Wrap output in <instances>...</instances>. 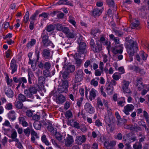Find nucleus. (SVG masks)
I'll use <instances>...</instances> for the list:
<instances>
[{
  "mask_svg": "<svg viewBox=\"0 0 149 149\" xmlns=\"http://www.w3.org/2000/svg\"><path fill=\"white\" fill-rule=\"evenodd\" d=\"M97 104L98 107L100 106L102 107L103 106L102 102L99 97H98L97 99Z\"/></svg>",
  "mask_w": 149,
  "mask_h": 149,
  "instance_id": "obj_58",
  "label": "nucleus"
},
{
  "mask_svg": "<svg viewBox=\"0 0 149 149\" xmlns=\"http://www.w3.org/2000/svg\"><path fill=\"white\" fill-rule=\"evenodd\" d=\"M96 91L94 89H92L90 92V95L91 97H92L94 99L96 97Z\"/></svg>",
  "mask_w": 149,
  "mask_h": 149,
  "instance_id": "obj_47",
  "label": "nucleus"
},
{
  "mask_svg": "<svg viewBox=\"0 0 149 149\" xmlns=\"http://www.w3.org/2000/svg\"><path fill=\"white\" fill-rule=\"evenodd\" d=\"M65 140V144L68 147H69L74 142L73 136L69 134L68 135L67 139Z\"/></svg>",
  "mask_w": 149,
  "mask_h": 149,
  "instance_id": "obj_11",
  "label": "nucleus"
},
{
  "mask_svg": "<svg viewBox=\"0 0 149 149\" xmlns=\"http://www.w3.org/2000/svg\"><path fill=\"white\" fill-rule=\"evenodd\" d=\"M102 13V12L101 10L97 8L94 9L92 11L93 15L95 17L99 16Z\"/></svg>",
  "mask_w": 149,
  "mask_h": 149,
  "instance_id": "obj_22",
  "label": "nucleus"
},
{
  "mask_svg": "<svg viewBox=\"0 0 149 149\" xmlns=\"http://www.w3.org/2000/svg\"><path fill=\"white\" fill-rule=\"evenodd\" d=\"M107 3L110 7H112L113 10L116 11V6L114 4V1L113 0H107Z\"/></svg>",
  "mask_w": 149,
  "mask_h": 149,
  "instance_id": "obj_24",
  "label": "nucleus"
},
{
  "mask_svg": "<svg viewBox=\"0 0 149 149\" xmlns=\"http://www.w3.org/2000/svg\"><path fill=\"white\" fill-rule=\"evenodd\" d=\"M33 126L35 129L37 130H39L41 128V124L40 123L38 122L34 123Z\"/></svg>",
  "mask_w": 149,
  "mask_h": 149,
  "instance_id": "obj_41",
  "label": "nucleus"
},
{
  "mask_svg": "<svg viewBox=\"0 0 149 149\" xmlns=\"http://www.w3.org/2000/svg\"><path fill=\"white\" fill-rule=\"evenodd\" d=\"M61 45H63L65 48H66L69 47L71 45V43L68 42H62Z\"/></svg>",
  "mask_w": 149,
  "mask_h": 149,
  "instance_id": "obj_52",
  "label": "nucleus"
},
{
  "mask_svg": "<svg viewBox=\"0 0 149 149\" xmlns=\"http://www.w3.org/2000/svg\"><path fill=\"white\" fill-rule=\"evenodd\" d=\"M29 13L28 11H27L24 15V21L25 23H26L29 20Z\"/></svg>",
  "mask_w": 149,
  "mask_h": 149,
  "instance_id": "obj_39",
  "label": "nucleus"
},
{
  "mask_svg": "<svg viewBox=\"0 0 149 149\" xmlns=\"http://www.w3.org/2000/svg\"><path fill=\"white\" fill-rule=\"evenodd\" d=\"M140 24L139 21L136 19H135L134 21L132 22L131 24V27L132 29H134L136 28H137Z\"/></svg>",
  "mask_w": 149,
  "mask_h": 149,
  "instance_id": "obj_21",
  "label": "nucleus"
},
{
  "mask_svg": "<svg viewBox=\"0 0 149 149\" xmlns=\"http://www.w3.org/2000/svg\"><path fill=\"white\" fill-rule=\"evenodd\" d=\"M127 136L129 137L130 139L132 140V141H130V142H129V141L130 143L133 142L136 140V137L135 134L134 133H129L127 135Z\"/></svg>",
  "mask_w": 149,
  "mask_h": 149,
  "instance_id": "obj_28",
  "label": "nucleus"
},
{
  "mask_svg": "<svg viewBox=\"0 0 149 149\" xmlns=\"http://www.w3.org/2000/svg\"><path fill=\"white\" fill-rule=\"evenodd\" d=\"M126 48L127 52L130 56H133L138 49L136 42L132 40H130L128 41V43L127 44Z\"/></svg>",
  "mask_w": 149,
  "mask_h": 149,
  "instance_id": "obj_1",
  "label": "nucleus"
},
{
  "mask_svg": "<svg viewBox=\"0 0 149 149\" xmlns=\"http://www.w3.org/2000/svg\"><path fill=\"white\" fill-rule=\"evenodd\" d=\"M86 141V138L85 136L82 135L80 136H78L77 137L75 141L77 144L79 145H81L82 143Z\"/></svg>",
  "mask_w": 149,
  "mask_h": 149,
  "instance_id": "obj_16",
  "label": "nucleus"
},
{
  "mask_svg": "<svg viewBox=\"0 0 149 149\" xmlns=\"http://www.w3.org/2000/svg\"><path fill=\"white\" fill-rule=\"evenodd\" d=\"M34 22L30 21L29 28L31 30H32L34 28Z\"/></svg>",
  "mask_w": 149,
  "mask_h": 149,
  "instance_id": "obj_62",
  "label": "nucleus"
},
{
  "mask_svg": "<svg viewBox=\"0 0 149 149\" xmlns=\"http://www.w3.org/2000/svg\"><path fill=\"white\" fill-rule=\"evenodd\" d=\"M63 32L66 35L70 31L68 28L65 27H63L62 30Z\"/></svg>",
  "mask_w": 149,
  "mask_h": 149,
  "instance_id": "obj_54",
  "label": "nucleus"
},
{
  "mask_svg": "<svg viewBox=\"0 0 149 149\" xmlns=\"http://www.w3.org/2000/svg\"><path fill=\"white\" fill-rule=\"evenodd\" d=\"M122 45H120L118 46H116L111 47V49L113 53L114 54H116L118 53L121 54L123 51V47H122Z\"/></svg>",
  "mask_w": 149,
  "mask_h": 149,
  "instance_id": "obj_7",
  "label": "nucleus"
},
{
  "mask_svg": "<svg viewBox=\"0 0 149 149\" xmlns=\"http://www.w3.org/2000/svg\"><path fill=\"white\" fill-rule=\"evenodd\" d=\"M141 130V128L137 124H134L132 131H135L136 132Z\"/></svg>",
  "mask_w": 149,
  "mask_h": 149,
  "instance_id": "obj_44",
  "label": "nucleus"
},
{
  "mask_svg": "<svg viewBox=\"0 0 149 149\" xmlns=\"http://www.w3.org/2000/svg\"><path fill=\"white\" fill-rule=\"evenodd\" d=\"M65 116L67 118H69L72 116V114L70 111L68 110L66 112Z\"/></svg>",
  "mask_w": 149,
  "mask_h": 149,
  "instance_id": "obj_49",
  "label": "nucleus"
},
{
  "mask_svg": "<svg viewBox=\"0 0 149 149\" xmlns=\"http://www.w3.org/2000/svg\"><path fill=\"white\" fill-rule=\"evenodd\" d=\"M95 45L94 40L93 39H91L90 42V46L91 49L92 50L93 48L95 47Z\"/></svg>",
  "mask_w": 149,
  "mask_h": 149,
  "instance_id": "obj_50",
  "label": "nucleus"
},
{
  "mask_svg": "<svg viewBox=\"0 0 149 149\" xmlns=\"http://www.w3.org/2000/svg\"><path fill=\"white\" fill-rule=\"evenodd\" d=\"M28 81L30 84H32V79L34 77V75L33 73L31 71H29L28 72Z\"/></svg>",
  "mask_w": 149,
  "mask_h": 149,
  "instance_id": "obj_27",
  "label": "nucleus"
},
{
  "mask_svg": "<svg viewBox=\"0 0 149 149\" xmlns=\"http://www.w3.org/2000/svg\"><path fill=\"white\" fill-rule=\"evenodd\" d=\"M91 61L90 60H87L85 63L84 66L85 68H87L90 64Z\"/></svg>",
  "mask_w": 149,
  "mask_h": 149,
  "instance_id": "obj_64",
  "label": "nucleus"
},
{
  "mask_svg": "<svg viewBox=\"0 0 149 149\" xmlns=\"http://www.w3.org/2000/svg\"><path fill=\"white\" fill-rule=\"evenodd\" d=\"M65 2L66 0H59L56 4L58 5H65Z\"/></svg>",
  "mask_w": 149,
  "mask_h": 149,
  "instance_id": "obj_60",
  "label": "nucleus"
},
{
  "mask_svg": "<svg viewBox=\"0 0 149 149\" xmlns=\"http://www.w3.org/2000/svg\"><path fill=\"white\" fill-rule=\"evenodd\" d=\"M23 132L25 135L27 136H29L31 131L29 127H28L24 130Z\"/></svg>",
  "mask_w": 149,
  "mask_h": 149,
  "instance_id": "obj_43",
  "label": "nucleus"
},
{
  "mask_svg": "<svg viewBox=\"0 0 149 149\" xmlns=\"http://www.w3.org/2000/svg\"><path fill=\"white\" fill-rule=\"evenodd\" d=\"M69 74L68 72L65 70L63 72H61L60 75H62V76L63 79H66L68 77Z\"/></svg>",
  "mask_w": 149,
  "mask_h": 149,
  "instance_id": "obj_37",
  "label": "nucleus"
},
{
  "mask_svg": "<svg viewBox=\"0 0 149 149\" xmlns=\"http://www.w3.org/2000/svg\"><path fill=\"white\" fill-rule=\"evenodd\" d=\"M100 32V30L98 29H92L91 32V35H93L94 37L96 36H98Z\"/></svg>",
  "mask_w": 149,
  "mask_h": 149,
  "instance_id": "obj_35",
  "label": "nucleus"
},
{
  "mask_svg": "<svg viewBox=\"0 0 149 149\" xmlns=\"http://www.w3.org/2000/svg\"><path fill=\"white\" fill-rule=\"evenodd\" d=\"M17 133L15 131L13 132L12 133L11 136V138L13 139L14 141L17 142L19 141L18 139L17 138Z\"/></svg>",
  "mask_w": 149,
  "mask_h": 149,
  "instance_id": "obj_26",
  "label": "nucleus"
},
{
  "mask_svg": "<svg viewBox=\"0 0 149 149\" xmlns=\"http://www.w3.org/2000/svg\"><path fill=\"white\" fill-rule=\"evenodd\" d=\"M84 109L88 113L91 114L94 113L95 111L94 108L89 103H86L85 104Z\"/></svg>",
  "mask_w": 149,
  "mask_h": 149,
  "instance_id": "obj_8",
  "label": "nucleus"
},
{
  "mask_svg": "<svg viewBox=\"0 0 149 149\" xmlns=\"http://www.w3.org/2000/svg\"><path fill=\"white\" fill-rule=\"evenodd\" d=\"M96 46H95L92 50L94 53H98L102 50V43L99 42H97L96 43Z\"/></svg>",
  "mask_w": 149,
  "mask_h": 149,
  "instance_id": "obj_13",
  "label": "nucleus"
},
{
  "mask_svg": "<svg viewBox=\"0 0 149 149\" xmlns=\"http://www.w3.org/2000/svg\"><path fill=\"white\" fill-rule=\"evenodd\" d=\"M65 101V98L64 96L60 95L57 97L56 102L58 104H62Z\"/></svg>",
  "mask_w": 149,
  "mask_h": 149,
  "instance_id": "obj_20",
  "label": "nucleus"
},
{
  "mask_svg": "<svg viewBox=\"0 0 149 149\" xmlns=\"http://www.w3.org/2000/svg\"><path fill=\"white\" fill-rule=\"evenodd\" d=\"M143 116L145 117L146 121L149 120V115L146 111H143Z\"/></svg>",
  "mask_w": 149,
  "mask_h": 149,
  "instance_id": "obj_59",
  "label": "nucleus"
},
{
  "mask_svg": "<svg viewBox=\"0 0 149 149\" xmlns=\"http://www.w3.org/2000/svg\"><path fill=\"white\" fill-rule=\"evenodd\" d=\"M26 97H27L25 95H24L21 93H20L18 95V98L19 101L22 102H24L26 100Z\"/></svg>",
  "mask_w": 149,
  "mask_h": 149,
  "instance_id": "obj_33",
  "label": "nucleus"
},
{
  "mask_svg": "<svg viewBox=\"0 0 149 149\" xmlns=\"http://www.w3.org/2000/svg\"><path fill=\"white\" fill-rule=\"evenodd\" d=\"M42 56L45 59H50L52 58V55L50 52V50L47 49H44L42 52Z\"/></svg>",
  "mask_w": 149,
  "mask_h": 149,
  "instance_id": "obj_9",
  "label": "nucleus"
},
{
  "mask_svg": "<svg viewBox=\"0 0 149 149\" xmlns=\"http://www.w3.org/2000/svg\"><path fill=\"white\" fill-rule=\"evenodd\" d=\"M19 81H20V83L18 84L17 86L16 87L17 89L21 85L22 83L26 84L27 82L26 79L25 77H24L19 78Z\"/></svg>",
  "mask_w": 149,
  "mask_h": 149,
  "instance_id": "obj_29",
  "label": "nucleus"
},
{
  "mask_svg": "<svg viewBox=\"0 0 149 149\" xmlns=\"http://www.w3.org/2000/svg\"><path fill=\"white\" fill-rule=\"evenodd\" d=\"M63 27L62 24H57L56 25V29L58 31H62L63 30Z\"/></svg>",
  "mask_w": 149,
  "mask_h": 149,
  "instance_id": "obj_51",
  "label": "nucleus"
},
{
  "mask_svg": "<svg viewBox=\"0 0 149 149\" xmlns=\"http://www.w3.org/2000/svg\"><path fill=\"white\" fill-rule=\"evenodd\" d=\"M91 84L94 86H96L98 85V82L97 81H95V79H93L91 81Z\"/></svg>",
  "mask_w": 149,
  "mask_h": 149,
  "instance_id": "obj_57",
  "label": "nucleus"
},
{
  "mask_svg": "<svg viewBox=\"0 0 149 149\" xmlns=\"http://www.w3.org/2000/svg\"><path fill=\"white\" fill-rule=\"evenodd\" d=\"M56 138L58 140H61L62 139V136L59 133L56 132L55 134Z\"/></svg>",
  "mask_w": 149,
  "mask_h": 149,
  "instance_id": "obj_48",
  "label": "nucleus"
},
{
  "mask_svg": "<svg viewBox=\"0 0 149 149\" xmlns=\"http://www.w3.org/2000/svg\"><path fill=\"white\" fill-rule=\"evenodd\" d=\"M68 82L67 80H63L61 85L58 88V91L60 93H67L68 92Z\"/></svg>",
  "mask_w": 149,
  "mask_h": 149,
  "instance_id": "obj_5",
  "label": "nucleus"
},
{
  "mask_svg": "<svg viewBox=\"0 0 149 149\" xmlns=\"http://www.w3.org/2000/svg\"><path fill=\"white\" fill-rule=\"evenodd\" d=\"M140 54L143 60L145 61L148 55L145 54V52L143 51H141Z\"/></svg>",
  "mask_w": 149,
  "mask_h": 149,
  "instance_id": "obj_46",
  "label": "nucleus"
},
{
  "mask_svg": "<svg viewBox=\"0 0 149 149\" xmlns=\"http://www.w3.org/2000/svg\"><path fill=\"white\" fill-rule=\"evenodd\" d=\"M115 138L119 140H121L122 138V134L121 133H119L115 136Z\"/></svg>",
  "mask_w": 149,
  "mask_h": 149,
  "instance_id": "obj_63",
  "label": "nucleus"
},
{
  "mask_svg": "<svg viewBox=\"0 0 149 149\" xmlns=\"http://www.w3.org/2000/svg\"><path fill=\"white\" fill-rule=\"evenodd\" d=\"M81 57V55H79L78 54H75L74 56V58L75 60V64L78 67L80 66L81 62L82 60L79 58Z\"/></svg>",
  "mask_w": 149,
  "mask_h": 149,
  "instance_id": "obj_17",
  "label": "nucleus"
},
{
  "mask_svg": "<svg viewBox=\"0 0 149 149\" xmlns=\"http://www.w3.org/2000/svg\"><path fill=\"white\" fill-rule=\"evenodd\" d=\"M31 134L32 136H35L36 138H38L39 137L38 136L37 133L35 132L33 130H31Z\"/></svg>",
  "mask_w": 149,
  "mask_h": 149,
  "instance_id": "obj_55",
  "label": "nucleus"
},
{
  "mask_svg": "<svg viewBox=\"0 0 149 149\" xmlns=\"http://www.w3.org/2000/svg\"><path fill=\"white\" fill-rule=\"evenodd\" d=\"M82 38V36H80L77 40L79 44V47L77 48V52L76 54H78L80 55H84L86 52V45L85 43L81 41Z\"/></svg>",
  "mask_w": 149,
  "mask_h": 149,
  "instance_id": "obj_2",
  "label": "nucleus"
},
{
  "mask_svg": "<svg viewBox=\"0 0 149 149\" xmlns=\"http://www.w3.org/2000/svg\"><path fill=\"white\" fill-rule=\"evenodd\" d=\"M10 68L12 70L11 73L13 74L17 71V65L15 63V61L12 60L10 63Z\"/></svg>",
  "mask_w": 149,
  "mask_h": 149,
  "instance_id": "obj_19",
  "label": "nucleus"
},
{
  "mask_svg": "<svg viewBox=\"0 0 149 149\" xmlns=\"http://www.w3.org/2000/svg\"><path fill=\"white\" fill-rule=\"evenodd\" d=\"M37 91V90L35 86H30L29 88L24 90V94L27 97L33 99V94H36Z\"/></svg>",
  "mask_w": 149,
  "mask_h": 149,
  "instance_id": "obj_3",
  "label": "nucleus"
},
{
  "mask_svg": "<svg viewBox=\"0 0 149 149\" xmlns=\"http://www.w3.org/2000/svg\"><path fill=\"white\" fill-rule=\"evenodd\" d=\"M39 13V11L38 10H36L35 12L31 16L30 18V21L31 22H34L36 20V17Z\"/></svg>",
  "mask_w": 149,
  "mask_h": 149,
  "instance_id": "obj_23",
  "label": "nucleus"
},
{
  "mask_svg": "<svg viewBox=\"0 0 149 149\" xmlns=\"http://www.w3.org/2000/svg\"><path fill=\"white\" fill-rule=\"evenodd\" d=\"M137 142L133 145V147L134 149H141L142 148L141 143Z\"/></svg>",
  "mask_w": 149,
  "mask_h": 149,
  "instance_id": "obj_40",
  "label": "nucleus"
},
{
  "mask_svg": "<svg viewBox=\"0 0 149 149\" xmlns=\"http://www.w3.org/2000/svg\"><path fill=\"white\" fill-rule=\"evenodd\" d=\"M55 29V26L52 24H49L47 26L45 29L49 32L53 31Z\"/></svg>",
  "mask_w": 149,
  "mask_h": 149,
  "instance_id": "obj_36",
  "label": "nucleus"
},
{
  "mask_svg": "<svg viewBox=\"0 0 149 149\" xmlns=\"http://www.w3.org/2000/svg\"><path fill=\"white\" fill-rule=\"evenodd\" d=\"M49 36L43 34L42 36V41L43 45L45 47L53 45L52 42L49 40Z\"/></svg>",
  "mask_w": 149,
  "mask_h": 149,
  "instance_id": "obj_6",
  "label": "nucleus"
},
{
  "mask_svg": "<svg viewBox=\"0 0 149 149\" xmlns=\"http://www.w3.org/2000/svg\"><path fill=\"white\" fill-rule=\"evenodd\" d=\"M127 122V120L126 119L124 118H120L118 120L117 125L119 126L124 125Z\"/></svg>",
  "mask_w": 149,
  "mask_h": 149,
  "instance_id": "obj_30",
  "label": "nucleus"
},
{
  "mask_svg": "<svg viewBox=\"0 0 149 149\" xmlns=\"http://www.w3.org/2000/svg\"><path fill=\"white\" fill-rule=\"evenodd\" d=\"M51 67V63L49 62H46L45 63L44 70H49L50 69Z\"/></svg>",
  "mask_w": 149,
  "mask_h": 149,
  "instance_id": "obj_45",
  "label": "nucleus"
},
{
  "mask_svg": "<svg viewBox=\"0 0 149 149\" xmlns=\"http://www.w3.org/2000/svg\"><path fill=\"white\" fill-rule=\"evenodd\" d=\"M74 81L75 83L81 81L84 78V73L82 69H79L75 72Z\"/></svg>",
  "mask_w": 149,
  "mask_h": 149,
  "instance_id": "obj_4",
  "label": "nucleus"
},
{
  "mask_svg": "<svg viewBox=\"0 0 149 149\" xmlns=\"http://www.w3.org/2000/svg\"><path fill=\"white\" fill-rule=\"evenodd\" d=\"M36 40L34 39H32L31 41L28 42L26 46L27 48H29L32 46L34 45L36 43Z\"/></svg>",
  "mask_w": 149,
  "mask_h": 149,
  "instance_id": "obj_32",
  "label": "nucleus"
},
{
  "mask_svg": "<svg viewBox=\"0 0 149 149\" xmlns=\"http://www.w3.org/2000/svg\"><path fill=\"white\" fill-rule=\"evenodd\" d=\"M4 91L6 95L9 97L12 98L13 96V93L12 90L8 87H5Z\"/></svg>",
  "mask_w": 149,
  "mask_h": 149,
  "instance_id": "obj_12",
  "label": "nucleus"
},
{
  "mask_svg": "<svg viewBox=\"0 0 149 149\" xmlns=\"http://www.w3.org/2000/svg\"><path fill=\"white\" fill-rule=\"evenodd\" d=\"M26 116L29 117L32 116L33 115L32 111L30 110H27L26 112Z\"/></svg>",
  "mask_w": 149,
  "mask_h": 149,
  "instance_id": "obj_53",
  "label": "nucleus"
},
{
  "mask_svg": "<svg viewBox=\"0 0 149 149\" xmlns=\"http://www.w3.org/2000/svg\"><path fill=\"white\" fill-rule=\"evenodd\" d=\"M22 102L21 101H18L16 103L15 106L17 108L19 109H22L23 107V104Z\"/></svg>",
  "mask_w": 149,
  "mask_h": 149,
  "instance_id": "obj_42",
  "label": "nucleus"
},
{
  "mask_svg": "<svg viewBox=\"0 0 149 149\" xmlns=\"http://www.w3.org/2000/svg\"><path fill=\"white\" fill-rule=\"evenodd\" d=\"M134 106L132 104H127L124 107L123 111L127 115H129V112L132 111L134 109Z\"/></svg>",
  "mask_w": 149,
  "mask_h": 149,
  "instance_id": "obj_10",
  "label": "nucleus"
},
{
  "mask_svg": "<svg viewBox=\"0 0 149 149\" xmlns=\"http://www.w3.org/2000/svg\"><path fill=\"white\" fill-rule=\"evenodd\" d=\"M55 72V70H54L51 72V70H44L43 73V75L46 77H51L54 75Z\"/></svg>",
  "mask_w": 149,
  "mask_h": 149,
  "instance_id": "obj_14",
  "label": "nucleus"
},
{
  "mask_svg": "<svg viewBox=\"0 0 149 149\" xmlns=\"http://www.w3.org/2000/svg\"><path fill=\"white\" fill-rule=\"evenodd\" d=\"M41 140L42 142L45 143L46 145L48 146L49 145V143L47 140L46 136L45 135H43L42 136Z\"/></svg>",
  "mask_w": 149,
  "mask_h": 149,
  "instance_id": "obj_38",
  "label": "nucleus"
},
{
  "mask_svg": "<svg viewBox=\"0 0 149 149\" xmlns=\"http://www.w3.org/2000/svg\"><path fill=\"white\" fill-rule=\"evenodd\" d=\"M130 84V83L128 81H124L123 85L122 88L124 90V93H131V91L130 89L128 88V86Z\"/></svg>",
  "mask_w": 149,
  "mask_h": 149,
  "instance_id": "obj_15",
  "label": "nucleus"
},
{
  "mask_svg": "<svg viewBox=\"0 0 149 149\" xmlns=\"http://www.w3.org/2000/svg\"><path fill=\"white\" fill-rule=\"evenodd\" d=\"M75 70L74 66L72 65H69L67 68L66 71L69 73L73 72Z\"/></svg>",
  "mask_w": 149,
  "mask_h": 149,
  "instance_id": "obj_34",
  "label": "nucleus"
},
{
  "mask_svg": "<svg viewBox=\"0 0 149 149\" xmlns=\"http://www.w3.org/2000/svg\"><path fill=\"white\" fill-rule=\"evenodd\" d=\"M66 36L70 38H76L77 36L76 34L74 33L73 31H70L68 34L66 35Z\"/></svg>",
  "mask_w": 149,
  "mask_h": 149,
  "instance_id": "obj_25",
  "label": "nucleus"
},
{
  "mask_svg": "<svg viewBox=\"0 0 149 149\" xmlns=\"http://www.w3.org/2000/svg\"><path fill=\"white\" fill-rule=\"evenodd\" d=\"M40 116L37 114H35L32 116V119L36 121H38L40 119Z\"/></svg>",
  "mask_w": 149,
  "mask_h": 149,
  "instance_id": "obj_56",
  "label": "nucleus"
},
{
  "mask_svg": "<svg viewBox=\"0 0 149 149\" xmlns=\"http://www.w3.org/2000/svg\"><path fill=\"white\" fill-rule=\"evenodd\" d=\"M5 107L7 110H10L12 109V105L11 103H8L6 105Z\"/></svg>",
  "mask_w": 149,
  "mask_h": 149,
  "instance_id": "obj_61",
  "label": "nucleus"
},
{
  "mask_svg": "<svg viewBox=\"0 0 149 149\" xmlns=\"http://www.w3.org/2000/svg\"><path fill=\"white\" fill-rule=\"evenodd\" d=\"M113 88L111 86L110 84L108 85V87L106 88V90L107 92L109 95H111L113 93Z\"/></svg>",
  "mask_w": 149,
  "mask_h": 149,
  "instance_id": "obj_31",
  "label": "nucleus"
},
{
  "mask_svg": "<svg viewBox=\"0 0 149 149\" xmlns=\"http://www.w3.org/2000/svg\"><path fill=\"white\" fill-rule=\"evenodd\" d=\"M45 78L43 76L41 75L38 77V85L40 86L41 87L44 86V84L45 83Z\"/></svg>",
  "mask_w": 149,
  "mask_h": 149,
  "instance_id": "obj_18",
  "label": "nucleus"
}]
</instances>
